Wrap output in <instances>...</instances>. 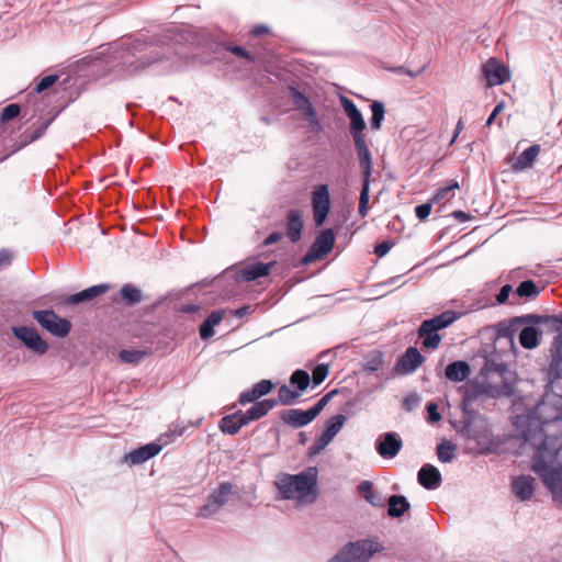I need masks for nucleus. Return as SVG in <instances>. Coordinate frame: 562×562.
I'll list each match as a JSON object with an SVG mask.
<instances>
[{
    "mask_svg": "<svg viewBox=\"0 0 562 562\" xmlns=\"http://www.w3.org/2000/svg\"><path fill=\"white\" fill-rule=\"evenodd\" d=\"M278 396L280 398L281 405L292 406L300 402L302 397L290 384H281L278 390Z\"/></svg>",
    "mask_w": 562,
    "mask_h": 562,
    "instance_id": "nucleus-47",
    "label": "nucleus"
},
{
    "mask_svg": "<svg viewBox=\"0 0 562 562\" xmlns=\"http://www.w3.org/2000/svg\"><path fill=\"white\" fill-rule=\"evenodd\" d=\"M226 312V308H216L199 325V335L202 340L206 341L215 336V327L222 323Z\"/></svg>",
    "mask_w": 562,
    "mask_h": 562,
    "instance_id": "nucleus-32",
    "label": "nucleus"
},
{
    "mask_svg": "<svg viewBox=\"0 0 562 562\" xmlns=\"http://www.w3.org/2000/svg\"><path fill=\"white\" fill-rule=\"evenodd\" d=\"M194 47L191 53H181L180 58L200 59L209 64L213 60H224L226 56L235 55L248 64L255 63V56L243 45L231 41L229 35L222 31L198 32L192 40Z\"/></svg>",
    "mask_w": 562,
    "mask_h": 562,
    "instance_id": "nucleus-5",
    "label": "nucleus"
},
{
    "mask_svg": "<svg viewBox=\"0 0 562 562\" xmlns=\"http://www.w3.org/2000/svg\"><path fill=\"white\" fill-rule=\"evenodd\" d=\"M540 150L541 147L539 144H532L528 148L524 149L516 158L514 170L520 171L522 169L532 167Z\"/></svg>",
    "mask_w": 562,
    "mask_h": 562,
    "instance_id": "nucleus-38",
    "label": "nucleus"
},
{
    "mask_svg": "<svg viewBox=\"0 0 562 562\" xmlns=\"http://www.w3.org/2000/svg\"><path fill=\"white\" fill-rule=\"evenodd\" d=\"M167 443L168 441L164 440L162 436H160L150 442L139 445L138 447L131 449L128 452L123 454L121 462L127 463L130 467L144 464L158 456Z\"/></svg>",
    "mask_w": 562,
    "mask_h": 562,
    "instance_id": "nucleus-16",
    "label": "nucleus"
},
{
    "mask_svg": "<svg viewBox=\"0 0 562 562\" xmlns=\"http://www.w3.org/2000/svg\"><path fill=\"white\" fill-rule=\"evenodd\" d=\"M111 300L116 305L133 308L148 301L149 295L145 294L139 285L133 282H126L123 283L116 292L112 293Z\"/></svg>",
    "mask_w": 562,
    "mask_h": 562,
    "instance_id": "nucleus-17",
    "label": "nucleus"
},
{
    "mask_svg": "<svg viewBox=\"0 0 562 562\" xmlns=\"http://www.w3.org/2000/svg\"><path fill=\"white\" fill-rule=\"evenodd\" d=\"M318 468L310 465L295 474L280 473L274 481L278 501H296L302 504L315 503L319 497Z\"/></svg>",
    "mask_w": 562,
    "mask_h": 562,
    "instance_id": "nucleus-6",
    "label": "nucleus"
},
{
    "mask_svg": "<svg viewBox=\"0 0 562 562\" xmlns=\"http://www.w3.org/2000/svg\"><path fill=\"white\" fill-rule=\"evenodd\" d=\"M280 418L285 425L294 429L303 428L314 422L308 409L302 408H289L282 411Z\"/></svg>",
    "mask_w": 562,
    "mask_h": 562,
    "instance_id": "nucleus-29",
    "label": "nucleus"
},
{
    "mask_svg": "<svg viewBox=\"0 0 562 562\" xmlns=\"http://www.w3.org/2000/svg\"><path fill=\"white\" fill-rule=\"evenodd\" d=\"M513 493L521 502L530 501L535 495V480L530 475L515 477Z\"/></svg>",
    "mask_w": 562,
    "mask_h": 562,
    "instance_id": "nucleus-35",
    "label": "nucleus"
},
{
    "mask_svg": "<svg viewBox=\"0 0 562 562\" xmlns=\"http://www.w3.org/2000/svg\"><path fill=\"white\" fill-rule=\"evenodd\" d=\"M218 429L224 435H229V436L237 435L240 431L241 427H240V424L238 423L236 413L234 412V413L223 416L218 422Z\"/></svg>",
    "mask_w": 562,
    "mask_h": 562,
    "instance_id": "nucleus-44",
    "label": "nucleus"
},
{
    "mask_svg": "<svg viewBox=\"0 0 562 562\" xmlns=\"http://www.w3.org/2000/svg\"><path fill=\"white\" fill-rule=\"evenodd\" d=\"M385 548L374 536L346 542L327 562H370Z\"/></svg>",
    "mask_w": 562,
    "mask_h": 562,
    "instance_id": "nucleus-9",
    "label": "nucleus"
},
{
    "mask_svg": "<svg viewBox=\"0 0 562 562\" xmlns=\"http://www.w3.org/2000/svg\"><path fill=\"white\" fill-rule=\"evenodd\" d=\"M434 205L435 204L428 199L426 202L417 204L415 206V216L418 218L419 222H425L428 220Z\"/></svg>",
    "mask_w": 562,
    "mask_h": 562,
    "instance_id": "nucleus-58",
    "label": "nucleus"
},
{
    "mask_svg": "<svg viewBox=\"0 0 562 562\" xmlns=\"http://www.w3.org/2000/svg\"><path fill=\"white\" fill-rule=\"evenodd\" d=\"M31 316L43 331L57 339L67 338L74 327L69 318L59 315L53 307L35 308Z\"/></svg>",
    "mask_w": 562,
    "mask_h": 562,
    "instance_id": "nucleus-10",
    "label": "nucleus"
},
{
    "mask_svg": "<svg viewBox=\"0 0 562 562\" xmlns=\"http://www.w3.org/2000/svg\"><path fill=\"white\" fill-rule=\"evenodd\" d=\"M112 289V284L102 282L88 286L79 292L66 294L60 297L59 305L75 307L85 303H89L94 299L105 294Z\"/></svg>",
    "mask_w": 562,
    "mask_h": 562,
    "instance_id": "nucleus-18",
    "label": "nucleus"
},
{
    "mask_svg": "<svg viewBox=\"0 0 562 562\" xmlns=\"http://www.w3.org/2000/svg\"><path fill=\"white\" fill-rule=\"evenodd\" d=\"M555 331H558V335L554 336L551 344V362L548 370L550 383L562 379V329Z\"/></svg>",
    "mask_w": 562,
    "mask_h": 562,
    "instance_id": "nucleus-26",
    "label": "nucleus"
},
{
    "mask_svg": "<svg viewBox=\"0 0 562 562\" xmlns=\"http://www.w3.org/2000/svg\"><path fill=\"white\" fill-rule=\"evenodd\" d=\"M468 383L457 387V392L462 395L459 404L462 418L461 420L450 419L449 424L461 438L472 443L468 447L471 453L490 456L492 454V424L485 415L473 407V404L492 398V380L490 374H486L483 380L475 376Z\"/></svg>",
    "mask_w": 562,
    "mask_h": 562,
    "instance_id": "nucleus-2",
    "label": "nucleus"
},
{
    "mask_svg": "<svg viewBox=\"0 0 562 562\" xmlns=\"http://www.w3.org/2000/svg\"><path fill=\"white\" fill-rule=\"evenodd\" d=\"M339 102L347 116L348 130L352 137L355 150L360 166V195L358 214L366 217L369 213L370 184L374 171L373 156L367 140L368 125L361 110L347 95L340 94Z\"/></svg>",
    "mask_w": 562,
    "mask_h": 562,
    "instance_id": "nucleus-3",
    "label": "nucleus"
},
{
    "mask_svg": "<svg viewBox=\"0 0 562 562\" xmlns=\"http://www.w3.org/2000/svg\"><path fill=\"white\" fill-rule=\"evenodd\" d=\"M422 402V397L417 392H411L404 396L402 401V408L409 413L416 409Z\"/></svg>",
    "mask_w": 562,
    "mask_h": 562,
    "instance_id": "nucleus-56",
    "label": "nucleus"
},
{
    "mask_svg": "<svg viewBox=\"0 0 562 562\" xmlns=\"http://www.w3.org/2000/svg\"><path fill=\"white\" fill-rule=\"evenodd\" d=\"M342 229V223H336L333 226L324 227L321 233L316 236L315 240L311 245V249L321 258L328 256L336 244L337 235Z\"/></svg>",
    "mask_w": 562,
    "mask_h": 562,
    "instance_id": "nucleus-20",
    "label": "nucleus"
},
{
    "mask_svg": "<svg viewBox=\"0 0 562 562\" xmlns=\"http://www.w3.org/2000/svg\"><path fill=\"white\" fill-rule=\"evenodd\" d=\"M392 376H385V380L383 383H380L378 385H374V386H371V387H367V389H361L359 391L356 392V394L348 398L346 401V403L344 404V406L340 408V412L344 413L345 415H348V418L351 417L353 415V408L356 406H358L359 404H361L363 401H366V398H368L373 392L378 391V390H383L384 386H385V383L391 379Z\"/></svg>",
    "mask_w": 562,
    "mask_h": 562,
    "instance_id": "nucleus-30",
    "label": "nucleus"
},
{
    "mask_svg": "<svg viewBox=\"0 0 562 562\" xmlns=\"http://www.w3.org/2000/svg\"><path fill=\"white\" fill-rule=\"evenodd\" d=\"M284 237V233L280 231H273L271 232L257 247H256V256L257 257H267L268 250L267 247L274 245L279 241H281Z\"/></svg>",
    "mask_w": 562,
    "mask_h": 562,
    "instance_id": "nucleus-50",
    "label": "nucleus"
},
{
    "mask_svg": "<svg viewBox=\"0 0 562 562\" xmlns=\"http://www.w3.org/2000/svg\"><path fill=\"white\" fill-rule=\"evenodd\" d=\"M459 188H460L459 182L456 179H450V180L446 181L443 186L437 188L435 190V192L432 193V195L429 198V200L434 204H438L442 200H445L450 192H452Z\"/></svg>",
    "mask_w": 562,
    "mask_h": 562,
    "instance_id": "nucleus-48",
    "label": "nucleus"
},
{
    "mask_svg": "<svg viewBox=\"0 0 562 562\" xmlns=\"http://www.w3.org/2000/svg\"><path fill=\"white\" fill-rule=\"evenodd\" d=\"M560 449L561 445L558 438L544 435L531 460V471L539 476L552 494H562Z\"/></svg>",
    "mask_w": 562,
    "mask_h": 562,
    "instance_id": "nucleus-7",
    "label": "nucleus"
},
{
    "mask_svg": "<svg viewBox=\"0 0 562 562\" xmlns=\"http://www.w3.org/2000/svg\"><path fill=\"white\" fill-rule=\"evenodd\" d=\"M513 425L524 441L529 442L536 436L542 435L543 422L536 408L527 411L526 414L515 415Z\"/></svg>",
    "mask_w": 562,
    "mask_h": 562,
    "instance_id": "nucleus-15",
    "label": "nucleus"
},
{
    "mask_svg": "<svg viewBox=\"0 0 562 562\" xmlns=\"http://www.w3.org/2000/svg\"><path fill=\"white\" fill-rule=\"evenodd\" d=\"M32 105H27L26 101L24 104L21 103H9L7 104L0 112V138L4 144L7 140H11L12 134L14 131H8L5 124L9 121L16 119L22 111H24L23 115H26L27 109Z\"/></svg>",
    "mask_w": 562,
    "mask_h": 562,
    "instance_id": "nucleus-25",
    "label": "nucleus"
},
{
    "mask_svg": "<svg viewBox=\"0 0 562 562\" xmlns=\"http://www.w3.org/2000/svg\"><path fill=\"white\" fill-rule=\"evenodd\" d=\"M311 206L315 227H323L328 221L333 209L331 194L328 184L321 183L313 188L311 192Z\"/></svg>",
    "mask_w": 562,
    "mask_h": 562,
    "instance_id": "nucleus-12",
    "label": "nucleus"
},
{
    "mask_svg": "<svg viewBox=\"0 0 562 562\" xmlns=\"http://www.w3.org/2000/svg\"><path fill=\"white\" fill-rule=\"evenodd\" d=\"M289 384L303 396L310 387V373L302 368L295 369L289 376Z\"/></svg>",
    "mask_w": 562,
    "mask_h": 562,
    "instance_id": "nucleus-40",
    "label": "nucleus"
},
{
    "mask_svg": "<svg viewBox=\"0 0 562 562\" xmlns=\"http://www.w3.org/2000/svg\"><path fill=\"white\" fill-rule=\"evenodd\" d=\"M443 374L451 383H467L471 380L472 367L465 359L453 360L448 363Z\"/></svg>",
    "mask_w": 562,
    "mask_h": 562,
    "instance_id": "nucleus-27",
    "label": "nucleus"
},
{
    "mask_svg": "<svg viewBox=\"0 0 562 562\" xmlns=\"http://www.w3.org/2000/svg\"><path fill=\"white\" fill-rule=\"evenodd\" d=\"M385 505H387V516L393 519L403 517L412 508L408 498L403 494H391Z\"/></svg>",
    "mask_w": 562,
    "mask_h": 562,
    "instance_id": "nucleus-34",
    "label": "nucleus"
},
{
    "mask_svg": "<svg viewBox=\"0 0 562 562\" xmlns=\"http://www.w3.org/2000/svg\"><path fill=\"white\" fill-rule=\"evenodd\" d=\"M483 59L481 66V82L485 90L492 89V56L482 57Z\"/></svg>",
    "mask_w": 562,
    "mask_h": 562,
    "instance_id": "nucleus-51",
    "label": "nucleus"
},
{
    "mask_svg": "<svg viewBox=\"0 0 562 562\" xmlns=\"http://www.w3.org/2000/svg\"><path fill=\"white\" fill-rule=\"evenodd\" d=\"M329 402V397L325 394L315 404L307 408L314 420L324 411V408L328 405Z\"/></svg>",
    "mask_w": 562,
    "mask_h": 562,
    "instance_id": "nucleus-60",
    "label": "nucleus"
},
{
    "mask_svg": "<svg viewBox=\"0 0 562 562\" xmlns=\"http://www.w3.org/2000/svg\"><path fill=\"white\" fill-rule=\"evenodd\" d=\"M305 228L304 215L300 209H290L285 216V233L292 244H297L302 239Z\"/></svg>",
    "mask_w": 562,
    "mask_h": 562,
    "instance_id": "nucleus-24",
    "label": "nucleus"
},
{
    "mask_svg": "<svg viewBox=\"0 0 562 562\" xmlns=\"http://www.w3.org/2000/svg\"><path fill=\"white\" fill-rule=\"evenodd\" d=\"M497 374L501 379L498 384L494 383V398L510 397L515 394V385L517 374L507 368L504 362H497L494 359V375Z\"/></svg>",
    "mask_w": 562,
    "mask_h": 562,
    "instance_id": "nucleus-21",
    "label": "nucleus"
},
{
    "mask_svg": "<svg viewBox=\"0 0 562 562\" xmlns=\"http://www.w3.org/2000/svg\"><path fill=\"white\" fill-rule=\"evenodd\" d=\"M151 353L150 348H124L121 349L117 353V358L122 363L137 366L146 357Z\"/></svg>",
    "mask_w": 562,
    "mask_h": 562,
    "instance_id": "nucleus-36",
    "label": "nucleus"
},
{
    "mask_svg": "<svg viewBox=\"0 0 562 562\" xmlns=\"http://www.w3.org/2000/svg\"><path fill=\"white\" fill-rule=\"evenodd\" d=\"M458 446L452 440L447 438H441L440 441L437 445L436 453L438 457V460L441 463H450L452 462L457 454Z\"/></svg>",
    "mask_w": 562,
    "mask_h": 562,
    "instance_id": "nucleus-42",
    "label": "nucleus"
},
{
    "mask_svg": "<svg viewBox=\"0 0 562 562\" xmlns=\"http://www.w3.org/2000/svg\"><path fill=\"white\" fill-rule=\"evenodd\" d=\"M373 482L363 480L357 485V491L361 497L371 506L381 508L386 504V498L379 491L373 488Z\"/></svg>",
    "mask_w": 562,
    "mask_h": 562,
    "instance_id": "nucleus-33",
    "label": "nucleus"
},
{
    "mask_svg": "<svg viewBox=\"0 0 562 562\" xmlns=\"http://www.w3.org/2000/svg\"><path fill=\"white\" fill-rule=\"evenodd\" d=\"M417 335L419 337H424L423 347L429 351L436 350L440 346V342L442 340V336L439 334L437 329L423 331L422 324L417 328Z\"/></svg>",
    "mask_w": 562,
    "mask_h": 562,
    "instance_id": "nucleus-45",
    "label": "nucleus"
},
{
    "mask_svg": "<svg viewBox=\"0 0 562 562\" xmlns=\"http://www.w3.org/2000/svg\"><path fill=\"white\" fill-rule=\"evenodd\" d=\"M258 401L252 387L244 390L239 393L237 404H240L243 406L247 404H254Z\"/></svg>",
    "mask_w": 562,
    "mask_h": 562,
    "instance_id": "nucleus-63",
    "label": "nucleus"
},
{
    "mask_svg": "<svg viewBox=\"0 0 562 562\" xmlns=\"http://www.w3.org/2000/svg\"><path fill=\"white\" fill-rule=\"evenodd\" d=\"M247 412L249 413L254 422L259 420L268 415L261 401H257L256 403H254L249 408H247Z\"/></svg>",
    "mask_w": 562,
    "mask_h": 562,
    "instance_id": "nucleus-64",
    "label": "nucleus"
},
{
    "mask_svg": "<svg viewBox=\"0 0 562 562\" xmlns=\"http://www.w3.org/2000/svg\"><path fill=\"white\" fill-rule=\"evenodd\" d=\"M515 292L513 291L512 284H505L503 285L497 294H494V306L495 305H503L506 303L513 302V299L510 300V295L513 296Z\"/></svg>",
    "mask_w": 562,
    "mask_h": 562,
    "instance_id": "nucleus-54",
    "label": "nucleus"
},
{
    "mask_svg": "<svg viewBox=\"0 0 562 562\" xmlns=\"http://www.w3.org/2000/svg\"><path fill=\"white\" fill-rule=\"evenodd\" d=\"M371 116L369 119V126L372 131L378 132L382 128L385 119V104L381 100H372L369 104Z\"/></svg>",
    "mask_w": 562,
    "mask_h": 562,
    "instance_id": "nucleus-39",
    "label": "nucleus"
},
{
    "mask_svg": "<svg viewBox=\"0 0 562 562\" xmlns=\"http://www.w3.org/2000/svg\"><path fill=\"white\" fill-rule=\"evenodd\" d=\"M396 245V241L392 238L383 239L382 241H376L373 248V252L379 257L383 258L386 256L391 249Z\"/></svg>",
    "mask_w": 562,
    "mask_h": 562,
    "instance_id": "nucleus-57",
    "label": "nucleus"
},
{
    "mask_svg": "<svg viewBox=\"0 0 562 562\" xmlns=\"http://www.w3.org/2000/svg\"><path fill=\"white\" fill-rule=\"evenodd\" d=\"M273 75L279 80L283 89L288 91V97L295 110L299 111L302 116L306 114L313 115L316 108L306 91L300 88L296 77L283 71H277L273 72Z\"/></svg>",
    "mask_w": 562,
    "mask_h": 562,
    "instance_id": "nucleus-11",
    "label": "nucleus"
},
{
    "mask_svg": "<svg viewBox=\"0 0 562 562\" xmlns=\"http://www.w3.org/2000/svg\"><path fill=\"white\" fill-rule=\"evenodd\" d=\"M272 29L266 23H257L249 30V35L254 38H261L268 35H272Z\"/></svg>",
    "mask_w": 562,
    "mask_h": 562,
    "instance_id": "nucleus-59",
    "label": "nucleus"
},
{
    "mask_svg": "<svg viewBox=\"0 0 562 562\" xmlns=\"http://www.w3.org/2000/svg\"><path fill=\"white\" fill-rule=\"evenodd\" d=\"M329 402V397L325 394L315 404L307 408L314 420L324 411V408L328 405Z\"/></svg>",
    "mask_w": 562,
    "mask_h": 562,
    "instance_id": "nucleus-62",
    "label": "nucleus"
},
{
    "mask_svg": "<svg viewBox=\"0 0 562 562\" xmlns=\"http://www.w3.org/2000/svg\"><path fill=\"white\" fill-rule=\"evenodd\" d=\"M329 402V397L325 394L315 404L307 408L314 420L324 411V408L328 405Z\"/></svg>",
    "mask_w": 562,
    "mask_h": 562,
    "instance_id": "nucleus-61",
    "label": "nucleus"
},
{
    "mask_svg": "<svg viewBox=\"0 0 562 562\" xmlns=\"http://www.w3.org/2000/svg\"><path fill=\"white\" fill-rule=\"evenodd\" d=\"M426 357L415 346H409L404 353L397 358L394 371L397 375L413 374L424 362Z\"/></svg>",
    "mask_w": 562,
    "mask_h": 562,
    "instance_id": "nucleus-22",
    "label": "nucleus"
},
{
    "mask_svg": "<svg viewBox=\"0 0 562 562\" xmlns=\"http://www.w3.org/2000/svg\"><path fill=\"white\" fill-rule=\"evenodd\" d=\"M540 289L538 288L537 283L531 280L527 279L521 281L518 286L515 290V293L513 294V302H510L512 305H516L519 303V299H535L539 295Z\"/></svg>",
    "mask_w": 562,
    "mask_h": 562,
    "instance_id": "nucleus-37",
    "label": "nucleus"
},
{
    "mask_svg": "<svg viewBox=\"0 0 562 562\" xmlns=\"http://www.w3.org/2000/svg\"><path fill=\"white\" fill-rule=\"evenodd\" d=\"M276 383L270 379H262L251 385L258 401L263 396H267L276 389Z\"/></svg>",
    "mask_w": 562,
    "mask_h": 562,
    "instance_id": "nucleus-52",
    "label": "nucleus"
},
{
    "mask_svg": "<svg viewBox=\"0 0 562 562\" xmlns=\"http://www.w3.org/2000/svg\"><path fill=\"white\" fill-rule=\"evenodd\" d=\"M512 79V70L505 63L494 57L493 61V83L495 86H502Z\"/></svg>",
    "mask_w": 562,
    "mask_h": 562,
    "instance_id": "nucleus-43",
    "label": "nucleus"
},
{
    "mask_svg": "<svg viewBox=\"0 0 562 562\" xmlns=\"http://www.w3.org/2000/svg\"><path fill=\"white\" fill-rule=\"evenodd\" d=\"M11 333L18 339L22 347L26 348L32 353L42 357L48 349L49 344L42 337L40 331L29 325H12Z\"/></svg>",
    "mask_w": 562,
    "mask_h": 562,
    "instance_id": "nucleus-13",
    "label": "nucleus"
},
{
    "mask_svg": "<svg viewBox=\"0 0 562 562\" xmlns=\"http://www.w3.org/2000/svg\"><path fill=\"white\" fill-rule=\"evenodd\" d=\"M173 296V292H167L162 295H159L151 302L145 305L144 310L146 314H151L157 312L164 305H167L168 301Z\"/></svg>",
    "mask_w": 562,
    "mask_h": 562,
    "instance_id": "nucleus-53",
    "label": "nucleus"
},
{
    "mask_svg": "<svg viewBox=\"0 0 562 562\" xmlns=\"http://www.w3.org/2000/svg\"><path fill=\"white\" fill-rule=\"evenodd\" d=\"M333 441L327 435H325L323 431L315 438V441L313 445H311L306 451V456L308 459H313L321 454L327 446Z\"/></svg>",
    "mask_w": 562,
    "mask_h": 562,
    "instance_id": "nucleus-49",
    "label": "nucleus"
},
{
    "mask_svg": "<svg viewBox=\"0 0 562 562\" xmlns=\"http://www.w3.org/2000/svg\"><path fill=\"white\" fill-rule=\"evenodd\" d=\"M418 484L427 491H435L442 484V475L437 467L424 463L417 472Z\"/></svg>",
    "mask_w": 562,
    "mask_h": 562,
    "instance_id": "nucleus-28",
    "label": "nucleus"
},
{
    "mask_svg": "<svg viewBox=\"0 0 562 562\" xmlns=\"http://www.w3.org/2000/svg\"><path fill=\"white\" fill-rule=\"evenodd\" d=\"M425 409L427 412L426 422L430 425H435L442 419V415L439 412V406L434 401L426 403Z\"/></svg>",
    "mask_w": 562,
    "mask_h": 562,
    "instance_id": "nucleus-55",
    "label": "nucleus"
},
{
    "mask_svg": "<svg viewBox=\"0 0 562 562\" xmlns=\"http://www.w3.org/2000/svg\"><path fill=\"white\" fill-rule=\"evenodd\" d=\"M167 36L149 35L148 33H131L123 35L116 41L99 46V49L91 55H87L71 63L69 74L63 79L61 74L52 72L43 75L34 79L26 93V104L33 105V113L30 120L37 114L35 126L33 130H25L21 135V139L14 143L12 149L7 153L0 161H3L22 150L30 144L38 140L44 136L47 128L65 109L60 108L42 119L43 108L40 102L38 94L43 93L55 83H58L64 90L72 85L74 77L83 80L82 83L97 81L104 78L113 71H117L123 76H134L150 66L170 60L173 50L170 47H164Z\"/></svg>",
    "mask_w": 562,
    "mask_h": 562,
    "instance_id": "nucleus-1",
    "label": "nucleus"
},
{
    "mask_svg": "<svg viewBox=\"0 0 562 562\" xmlns=\"http://www.w3.org/2000/svg\"><path fill=\"white\" fill-rule=\"evenodd\" d=\"M277 265L278 261L276 259H271L267 262L255 260L240 269H236L235 266H231L213 279H203L201 284L221 288L223 290V299H231L236 295L237 283L251 282L260 278H267L271 274Z\"/></svg>",
    "mask_w": 562,
    "mask_h": 562,
    "instance_id": "nucleus-8",
    "label": "nucleus"
},
{
    "mask_svg": "<svg viewBox=\"0 0 562 562\" xmlns=\"http://www.w3.org/2000/svg\"><path fill=\"white\" fill-rule=\"evenodd\" d=\"M348 420V415L344 413H338L331 417H329L323 425L322 431L327 435L330 439H335V437L339 434V431L344 428L345 424Z\"/></svg>",
    "mask_w": 562,
    "mask_h": 562,
    "instance_id": "nucleus-41",
    "label": "nucleus"
},
{
    "mask_svg": "<svg viewBox=\"0 0 562 562\" xmlns=\"http://www.w3.org/2000/svg\"><path fill=\"white\" fill-rule=\"evenodd\" d=\"M234 492V484L228 481L221 482L206 497V502L199 508L198 517L210 518L225 506Z\"/></svg>",
    "mask_w": 562,
    "mask_h": 562,
    "instance_id": "nucleus-14",
    "label": "nucleus"
},
{
    "mask_svg": "<svg viewBox=\"0 0 562 562\" xmlns=\"http://www.w3.org/2000/svg\"><path fill=\"white\" fill-rule=\"evenodd\" d=\"M543 327H551L553 330L562 329V313L552 315L528 313L499 321L494 324V341L505 338L514 348L515 336L518 335L519 345L526 350H533L541 344Z\"/></svg>",
    "mask_w": 562,
    "mask_h": 562,
    "instance_id": "nucleus-4",
    "label": "nucleus"
},
{
    "mask_svg": "<svg viewBox=\"0 0 562 562\" xmlns=\"http://www.w3.org/2000/svg\"><path fill=\"white\" fill-rule=\"evenodd\" d=\"M403 448V439L396 431H384L374 440L376 453L384 460L394 459Z\"/></svg>",
    "mask_w": 562,
    "mask_h": 562,
    "instance_id": "nucleus-19",
    "label": "nucleus"
},
{
    "mask_svg": "<svg viewBox=\"0 0 562 562\" xmlns=\"http://www.w3.org/2000/svg\"><path fill=\"white\" fill-rule=\"evenodd\" d=\"M465 312L456 310H446L442 313L435 315L430 318H426L422 322V330L428 331L437 329L438 331L450 327L453 323L459 321Z\"/></svg>",
    "mask_w": 562,
    "mask_h": 562,
    "instance_id": "nucleus-23",
    "label": "nucleus"
},
{
    "mask_svg": "<svg viewBox=\"0 0 562 562\" xmlns=\"http://www.w3.org/2000/svg\"><path fill=\"white\" fill-rule=\"evenodd\" d=\"M385 363V353L382 350L374 349L364 355L363 360L359 362L360 372L366 375L378 374Z\"/></svg>",
    "mask_w": 562,
    "mask_h": 562,
    "instance_id": "nucleus-31",
    "label": "nucleus"
},
{
    "mask_svg": "<svg viewBox=\"0 0 562 562\" xmlns=\"http://www.w3.org/2000/svg\"><path fill=\"white\" fill-rule=\"evenodd\" d=\"M474 358H483L484 362L480 370V375L486 378V374H492V346L488 344H482L481 347L475 351Z\"/></svg>",
    "mask_w": 562,
    "mask_h": 562,
    "instance_id": "nucleus-46",
    "label": "nucleus"
}]
</instances>
